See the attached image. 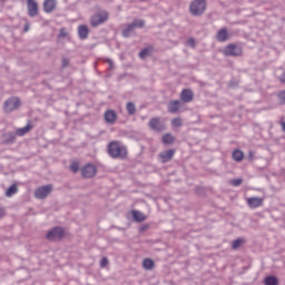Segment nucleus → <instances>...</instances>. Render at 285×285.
<instances>
[{
  "label": "nucleus",
  "mask_w": 285,
  "mask_h": 285,
  "mask_svg": "<svg viewBox=\"0 0 285 285\" xmlns=\"http://www.w3.org/2000/svg\"><path fill=\"white\" fill-rule=\"evenodd\" d=\"M108 153L112 159H126L128 157V149L117 140L108 144Z\"/></svg>",
  "instance_id": "obj_1"
},
{
  "label": "nucleus",
  "mask_w": 285,
  "mask_h": 285,
  "mask_svg": "<svg viewBox=\"0 0 285 285\" xmlns=\"http://www.w3.org/2000/svg\"><path fill=\"white\" fill-rule=\"evenodd\" d=\"M189 11L195 17L204 14L206 12V0H194L189 6Z\"/></svg>",
  "instance_id": "obj_2"
},
{
  "label": "nucleus",
  "mask_w": 285,
  "mask_h": 285,
  "mask_svg": "<svg viewBox=\"0 0 285 285\" xmlns=\"http://www.w3.org/2000/svg\"><path fill=\"white\" fill-rule=\"evenodd\" d=\"M108 12L107 11H99L98 13L94 14L90 19V23L92 28H97V26H101V23H106L108 21Z\"/></svg>",
  "instance_id": "obj_3"
},
{
  "label": "nucleus",
  "mask_w": 285,
  "mask_h": 285,
  "mask_svg": "<svg viewBox=\"0 0 285 285\" xmlns=\"http://www.w3.org/2000/svg\"><path fill=\"white\" fill-rule=\"evenodd\" d=\"M66 236V232L61 227H55L50 232L47 233L46 238L49 239V242H59V239H63Z\"/></svg>",
  "instance_id": "obj_4"
},
{
  "label": "nucleus",
  "mask_w": 285,
  "mask_h": 285,
  "mask_svg": "<svg viewBox=\"0 0 285 285\" xmlns=\"http://www.w3.org/2000/svg\"><path fill=\"white\" fill-rule=\"evenodd\" d=\"M243 52L244 50L242 49V47L234 43L227 45L223 50V53L225 55V57H240Z\"/></svg>",
  "instance_id": "obj_5"
},
{
  "label": "nucleus",
  "mask_w": 285,
  "mask_h": 285,
  "mask_svg": "<svg viewBox=\"0 0 285 285\" xmlns=\"http://www.w3.org/2000/svg\"><path fill=\"white\" fill-rule=\"evenodd\" d=\"M50 193H52V185H46L36 189L35 197L37 199H46Z\"/></svg>",
  "instance_id": "obj_6"
},
{
  "label": "nucleus",
  "mask_w": 285,
  "mask_h": 285,
  "mask_svg": "<svg viewBox=\"0 0 285 285\" xmlns=\"http://www.w3.org/2000/svg\"><path fill=\"white\" fill-rule=\"evenodd\" d=\"M19 106H21V100H19V98H9L6 102H4V110L7 112H12L13 110H17V108H19Z\"/></svg>",
  "instance_id": "obj_7"
},
{
  "label": "nucleus",
  "mask_w": 285,
  "mask_h": 285,
  "mask_svg": "<svg viewBox=\"0 0 285 285\" xmlns=\"http://www.w3.org/2000/svg\"><path fill=\"white\" fill-rule=\"evenodd\" d=\"M27 10L29 17H37L39 14V2L37 0H27Z\"/></svg>",
  "instance_id": "obj_8"
},
{
  "label": "nucleus",
  "mask_w": 285,
  "mask_h": 285,
  "mask_svg": "<svg viewBox=\"0 0 285 285\" xmlns=\"http://www.w3.org/2000/svg\"><path fill=\"white\" fill-rule=\"evenodd\" d=\"M81 175L86 178L95 177L97 175V167L88 164L81 169Z\"/></svg>",
  "instance_id": "obj_9"
},
{
  "label": "nucleus",
  "mask_w": 285,
  "mask_h": 285,
  "mask_svg": "<svg viewBox=\"0 0 285 285\" xmlns=\"http://www.w3.org/2000/svg\"><path fill=\"white\" fill-rule=\"evenodd\" d=\"M148 126L151 130H155L156 132H161V130H164V124H161V120H159V118H151Z\"/></svg>",
  "instance_id": "obj_10"
},
{
  "label": "nucleus",
  "mask_w": 285,
  "mask_h": 285,
  "mask_svg": "<svg viewBox=\"0 0 285 285\" xmlns=\"http://www.w3.org/2000/svg\"><path fill=\"white\" fill-rule=\"evenodd\" d=\"M158 157L159 159H161L163 164H167V161H170V159L175 157V149H168L166 151H161Z\"/></svg>",
  "instance_id": "obj_11"
},
{
  "label": "nucleus",
  "mask_w": 285,
  "mask_h": 285,
  "mask_svg": "<svg viewBox=\"0 0 285 285\" xmlns=\"http://www.w3.org/2000/svg\"><path fill=\"white\" fill-rule=\"evenodd\" d=\"M264 205V198H259V197H250L247 198V206L249 208H259V206Z\"/></svg>",
  "instance_id": "obj_12"
},
{
  "label": "nucleus",
  "mask_w": 285,
  "mask_h": 285,
  "mask_svg": "<svg viewBox=\"0 0 285 285\" xmlns=\"http://www.w3.org/2000/svg\"><path fill=\"white\" fill-rule=\"evenodd\" d=\"M194 97H195V95L193 94V90H190V89H183V91L180 92V99L185 104H190V101H193Z\"/></svg>",
  "instance_id": "obj_13"
},
{
  "label": "nucleus",
  "mask_w": 285,
  "mask_h": 285,
  "mask_svg": "<svg viewBox=\"0 0 285 285\" xmlns=\"http://www.w3.org/2000/svg\"><path fill=\"white\" fill-rule=\"evenodd\" d=\"M57 9V0H45L43 1V10L47 13L55 12Z\"/></svg>",
  "instance_id": "obj_14"
},
{
  "label": "nucleus",
  "mask_w": 285,
  "mask_h": 285,
  "mask_svg": "<svg viewBox=\"0 0 285 285\" xmlns=\"http://www.w3.org/2000/svg\"><path fill=\"white\" fill-rule=\"evenodd\" d=\"M105 121L107 124H115V121H117V112L112 109H108L105 112Z\"/></svg>",
  "instance_id": "obj_15"
},
{
  "label": "nucleus",
  "mask_w": 285,
  "mask_h": 285,
  "mask_svg": "<svg viewBox=\"0 0 285 285\" xmlns=\"http://www.w3.org/2000/svg\"><path fill=\"white\" fill-rule=\"evenodd\" d=\"M179 108H181V101L179 100H171L168 105V112H171L175 115V112L179 111Z\"/></svg>",
  "instance_id": "obj_16"
},
{
  "label": "nucleus",
  "mask_w": 285,
  "mask_h": 285,
  "mask_svg": "<svg viewBox=\"0 0 285 285\" xmlns=\"http://www.w3.org/2000/svg\"><path fill=\"white\" fill-rule=\"evenodd\" d=\"M88 35H90V30L86 24H81L78 27V37L80 39H88Z\"/></svg>",
  "instance_id": "obj_17"
},
{
  "label": "nucleus",
  "mask_w": 285,
  "mask_h": 285,
  "mask_svg": "<svg viewBox=\"0 0 285 285\" xmlns=\"http://www.w3.org/2000/svg\"><path fill=\"white\" fill-rule=\"evenodd\" d=\"M217 41L224 42L228 39V30L226 28L220 29L216 35Z\"/></svg>",
  "instance_id": "obj_18"
},
{
  "label": "nucleus",
  "mask_w": 285,
  "mask_h": 285,
  "mask_svg": "<svg viewBox=\"0 0 285 285\" xmlns=\"http://www.w3.org/2000/svg\"><path fill=\"white\" fill-rule=\"evenodd\" d=\"M31 130H32V125L28 124L26 127L18 128L16 130V135H18V137H23V135H28V132H30Z\"/></svg>",
  "instance_id": "obj_19"
},
{
  "label": "nucleus",
  "mask_w": 285,
  "mask_h": 285,
  "mask_svg": "<svg viewBox=\"0 0 285 285\" xmlns=\"http://www.w3.org/2000/svg\"><path fill=\"white\" fill-rule=\"evenodd\" d=\"M142 267L145 268V271H153L155 268V261L150 258H145L142 261Z\"/></svg>",
  "instance_id": "obj_20"
},
{
  "label": "nucleus",
  "mask_w": 285,
  "mask_h": 285,
  "mask_svg": "<svg viewBox=\"0 0 285 285\" xmlns=\"http://www.w3.org/2000/svg\"><path fill=\"white\" fill-rule=\"evenodd\" d=\"M131 215L135 222H146V215L141 212L132 210Z\"/></svg>",
  "instance_id": "obj_21"
},
{
  "label": "nucleus",
  "mask_w": 285,
  "mask_h": 285,
  "mask_svg": "<svg viewBox=\"0 0 285 285\" xmlns=\"http://www.w3.org/2000/svg\"><path fill=\"white\" fill-rule=\"evenodd\" d=\"M163 144H165L166 146L175 144V136H173V134L163 135Z\"/></svg>",
  "instance_id": "obj_22"
},
{
  "label": "nucleus",
  "mask_w": 285,
  "mask_h": 285,
  "mask_svg": "<svg viewBox=\"0 0 285 285\" xmlns=\"http://www.w3.org/2000/svg\"><path fill=\"white\" fill-rule=\"evenodd\" d=\"M232 157L234 161H243L244 160V151L236 149L233 151Z\"/></svg>",
  "instance_id": "obj_23"
},
{
  "label": "nucleus",
  "mask_w": 285,
  "mask_h": 285,
  "mask_svg": "<svg viewBox=\"0 0 285 285\" xmlns=\"http://www.w3.org/2000/svg\"><path fill=\"white\" fill-rule=\"evenodd\" d=\"M265 285H279V279L276 276H267L264 279Z\"/></svg>",
  "instance_id": "obj_24"
},
{
  "label": "nucleus",
  "mask_w": 285,
  "mask_h": 285,
  "mask_svg": "<svg viewBox=\"0 0 285 285\" xmlns=\"http://www.w3.org/2000/svg\"><path fill=\"white\" fill-rule=\"evenodd\" d=\"M135 30V24L129 23L127 27L122 30V37H130V33Z\"/></svg>",
  "instance_id": "obj_25"
},
{
  "label": "nucleus",
  "mask_w": 285,
  "mask_h": 285,
  "mask_svg": "<svg viewBox=\"0 0 285 285\" xmlns=\"http://www.w3.org/2000/svg\"><path fill=\"white\" fill-rule=\"evenodd\" d=\"M17 193H19V188H17V185H12L7 189L6 196L12 197V195H17Z\"/></svg>",
  "instance_id": "obj_26"
},
{
  "label": "nucleus",
  "mask_w": 285,
  "mask_h": 285,
  "mask_svg": "<svg viewBox=\"0 0 285 285\" xmlns=\"http://www.w3.org/2000/svg\"><path fill=\"white\" fill-rule=\"evenodd\" d=\"M150 52H153V47H148V48L142 49L139 52L140 59H146L149 56Z\"/></svg>",
  "instance_id": "obj_27"
},
{
  "label": "nucleus",
  "mask_w": 285,
  "mask_h": 285,
  "mask_svg": "<svg viewBox=\"0 0 285 285\" xmlns=\"http://www.w3.org/2000/svg\"><path fill=\"white\" fill-rule=\"evenodd\" d=\"M126 108H127L128 115H135L137 112V107H135V104L132 102H128Z\"/></svg>",
  "instance_id": "obj_28"
},
{
  "label": "nucleus",
  "mask_w": 285,
  "mask_h": 285,
  "mask_svg": "<svg viewBox=\"0 0 285 285\" xmlns=\"http://www.w3.org/2000/svg\"><path fill=\"white\" fill-rule=\"evenodd\" d=\"M3 137H6L4 144H14V134H4Z\"/></svg>",
  "instance_id": "obj_29"
},
{
  "label": "nucleus",
  "mask_w": 285,
  "mask_h": 285,
  "mask_svg": "<svg viewBox=\"0 0 285 285\" xmlns=\"http://www.w3.org/2000/svg\"><path fill=\"white\" fill-rule=\"evenodd\" d=\"M243 244H244V239L238 238L232 243V248H234V250H235V249L239 248V246H242Z\"/></svg>",
  "instance_id": "obj_30"
},
{
  "label": "nucleus",
  "mask_w": 285,
  "mask_h": 285,
  "mask_svg": "<svg viewBox=\"0 0 285 285\" xmlns=\"http://www.w3.org/2000/svg\"><path fill=\"white\" fill-rule=\"evenodd\" d=\"M181 124H183L181 118H174V119L171 120V126H173L174 128H179V126H181Z\"/></svg>",
  "instance_id": "obj_31"
},
{
  "label": "nucleus",
  "mask_w": 285,
  "mask_h": 285,
  "mask_svg": "<svg viewBox=\"0 0 285 285\" xmlns=\"http://www.w3.org/2000/svg\"><path fill=\"white\" fill-rule=\"evenodd\" d=\"M70 170H71V173H78L79 171V163H77V161L71 163Z\"/></svg>",
  "instance_id": "obj_32"
},
{
  "label": "nucleus",
  "mask_w": 285,
  "mask_h": 285,
  "mask_svg": "<svg viewBox=\"0 0 285 285\" xmlns=\"http://www.w3.org/2000/svg\"><path fill=\"white\" fill-rule=\"evenodd\" d=\"M132 24H134V28H144L145 22L144 20H135Z\"/></svg>",
  "instance_id": "obj_33"
},
{
  "label": "nucleus",
  "mask_w": 285,
  "mask_h": 285,
  "mask_svg": "<svg viewBox=\"0 0 285 285\" xmlns=\"http://www.w3.org/2000/svg\"><path fill=\"white\" fill-rule=\"evenodd\" d=\"M108 258L107 257H102L101 259H100V267L101 268H106V266H108Z\"/></svg>",
  "instance_id": "obj_34"
},
{
  "label": "nucleus",
  "mask_w": 285,
  "mask_h": 285,
  "mask_svg": "<svg viewBox=\"0 0 285 285\" xmlns=\"http://www.w3.org/2000/svg\"><path fill=\"white\" fill-rule=\"evenodd\" d=\"M242 181H243L242 178H236L230 180V184L232 186H240Z\"/></svg>",
  "instance_id": "obj_35"
},
{
  "label": "nucleus",
  "mask_w": 285,
  "mask_h": 285,
  "mask_svg": "<svg viewBox=\"0 0 285 285\" xmlns=\"http://www.w3.org/2000/svg\"><path fill=\"white\" fill-rule=\"evenodd\" d=\"M278 98H279L281 104L284 105L285 104V91H281L278 94Z\"/></svg>",
  "instance_id": "obj_36"
},
{
  "label": "nucleus",
  "mask_w": 285,
  "mask_h": 285,
  "mask_svg": "<svg viewBox=\"0 0 285 285\" xmlns=\"http://www.w3.org/2000/svg\"><path fill=\"white\" fill-rule=\"evenodd\" d=\"M187 46H189L190 48H195V39H193V38L188 39Z\"/></svg>",
  "instance_id": "obj_37"
},
{
  "label": "nucleus",
  "mask_w": 285,
  "mask_h": 285,
  "mask_svg": "<svg viewBox=\"0 0 285 285\" xmlns=\"http://www.w3.org/2000/svg\"><path fill=\"white\" fill-rule=\"evenodd\" d=\"M68 63H70V61L68 60V58H63V59H62V68H66V66H68Z\"/></svg>",
  "instance_id": "obj_38"
},
{
  "label": "nucleus",
  "mask_w": 285,
  "mask_h": 285,
  "mask_svg": "<svg viewBox=\"0 0 285 285\" xmlns=\"http://www.w3.org/2000/svg\"><path fill=\"white\" fill-rule=\"evenodd\" d=\"M278 79L282 83H285V71L283 72V76L278 77Z\"/></svg>",
  "instance_id": "obj_39"
},
{
  "label": "nucleus",
  "mask_w": 285,
  "mask_h": 285,
  "mask_svg": "<svg viewBox=\"0 0 285 285\" xmlns=\"http://www.w3.org/2000/svg\"><path fill=\"white\" fill-rule=\"evenodd\" d=\"M4 215H6V209L0 208V219H1V217H3Z\"/></svg>",
  "instance_id": "obj_40"
},
{
  "label": "nucleus",
  "mask_w": 285,
  "mask_h": 285,
  "mask_svg": "<svg viewBox=\"0 0 285 285\" xmlns=\"http://www.w3.org/2000/svg\"><path fill=\"white\" fill-rule=\"evenodd\" d=\"M28 30H30V23L24 24V32H28Z\"/></svg>",
  "instance_id": "obj_41"
},
{
  "label": "nucleus",
  "mask_w": 285,
  "mask_h": 285,
  "mask_svg": "<svg viewBox=\"0 0 285 285\" xmlns=\"http://www.w3.org/2000/svg\"><path fill=\"white\" fill-rule=\"evenodd\" d=\"M281 126H282L283 132H285V121H282V122H281Z\"/></svg>",
  "instance_id": "obj_42"
},
{
  "label": "nucleus",
  "mask_w": 285,
  "mask_h": 285,
  "mask_svg": "<svg viewBox=\"0 0 285 285\" xmlns=\"http://www.w3.org/2000/svg\"><path fill=\"white\" fill-rule=\"evenodd\" d=\"M65 32H66L65 29H61V30H60V35H61L62 37H66V33H65Z\"/></svg>",
  "instance_id": "obj_43"
},
{
  "label": "nucleus",
  "mask_w": 285,
  "mask_h": 285,
  "mask_svg": "<svg viewBox=\"0 0 285 285\" xmlns=\"http://www.w3.org/2000/svg\"><path fill=\"white\" fill-rule=\"evenodd\" d=\"M107 63H109V68H112V60H107Z\"/></svg>",
  "instance_id": "obj_44"
}]
</instances>
